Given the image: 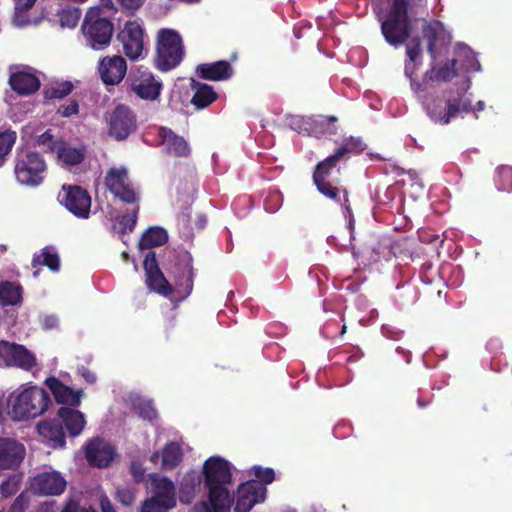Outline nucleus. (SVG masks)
I'll list each match as a JSON object with an SVG mask.
<instances>
[{
  "instance_id": "obj_1",
  "label": "nucleus",
  "mask_w": 512,
  "mask_h": 512,
  "mask_svg": "<svg viewBox=\"0 0 512 512\" xmlns=\"http://www.w3.org/2000/svg\"><path fill=\"white\" fill-rule=\"evenodd\" d=\"M51 402L47 391L37 386H30L8 397L0 396V423L8 420L14 422L28 421L45 413Z\"/></svg>"
},
{
  "instance_id": "obj_2",
  "label": "nucleus",
  "mask_w": 512,
  "mask_h": 512,
  "mask_svg": "<svg viewBox=\"0 0 512 512\" xmlns=\"http://www.w3.org/2000/svg\"><path fill=\"white\" fill-rule=\"evenodd\" d=\"M204 485L214 512H230L232 499L227 485L232 483V465L227 460L212 456L203 465Z\"/></svg>"
},
{
  "instance_id": "obj_3",
  "label": "nucleus",
  "mask_w": 512,
  "mask_h": 512,
  "mask_svg": "<svg viewBox=\"0 0 512 512\" xmlns=\"http://www.w3.org/2000/svg\"><path fill=\"white\" fill-rule=\"evenodd\" d=\"M424 108L432 122L448 125L459 115L470 113L472 101L464 91L444 90L441 96L426 97Z\"/></svg>"
},
{
  "instance_id": "obj_4",
  "label": "nucleus",
  "mask_w": 512,
  "mask_h": 512,
  "mask_svg": "<svg viewBox=\"0 0 512 512\" xmlns=\"http://www.w3.org/2000/svg\"><path fill=\"white\" fill-rule=\"evenodd\" d=\"M81 31L88 47L96 51L104 50L111 43L114 25L103 15L100 7H92L85 14Z\"/></svg>"
},
{
  "instance_id": "obj_5",
  "label": "nucleus",
  "mask_w": 512,
  "mask_h": 512,
  "mask_svg": "<svg viewBox=\"0 0 512 512\" xmlns=\"http://www.w3.org/2000/svg\"><path fill=\"white\" fill-rule=\"evenodd\" d=\"M405 5L404 0H392L387 18L381 23L385 41L394 47L405 44L412 33V15L405 12Z\"/></svg>"
},
{
  "instance_id": "obj_6",
  "label": "nucleus",
  "mask_w": 512,
  "mask_h": 512,
  "mask_svg": "<svg viewBox=\"0 0 512 512\" xmlns=\"http://www.w3.org/2000/svg\"><path fill=\"white\" fill-rule=\"evenodd\" d=\"M151 497L144 500L139 512H169L176 504L175 485L168 477L150 476Z\"/></svg>"
},
{
  "instance_id": "obj_7",
  "label": "nucleus",
  "mask_w": 512,
  "mask_h": 512,
  "mask_svg": "<svg viewBox=\"0 0 512 512\" xmlns=\"http://www.w3.org/2000/svg\"><path fill=\"white\" fill-rule=\"evenodd\" d=\"M183 54L181 36L174 30H161L157 44V68L161 71H169L175 68L182 61Z\"/></svg>"
},
{
  "instance_id": "obj_8",
  "label": "nucleus",
  "mask_w": 512,
  "mask_h": 512,
  "mask_svg": "<svg viewBox=\"0 0 512 512\" xmlns=\"http://www.w3.org/2000/svg\"><path fill=\"white\" fill-rule=\"evenodd\" d=\"M47 166L44 158L37 152L18 154L14 173L21 185L37 187L45 178Z\"/></svg>"
},
{
  "instance_id": "obj_9",
  "label": "nucleus",
  "mask_w": 512,
  "mask_h": 512,
  "mask_svg": "<svg viewBox=\"0 0 512 512\" xmlns=\"http://www.w3.org/2000/svg\"><path fill=\"white\" fill-rule=\"evenodd\" d=\"M179 294L177 300L186 299L193 291L195 270L193 257L189 251L182 250L174 255V262L168 268Z\"/></svg>"
},
{
  "instance_id": "obj_10",
  "label": "nucleus",
  "mask_w": 512,
  "mask_h": 512,
  "mask_svg": "<svg viewBox=\"0 0 512 512\" xmlns=\"http://www.w3.org/2000/svg\"><path fill=\"white\" fill-rule=\"evenodd\" d=\"M144 39V29L137 21L125 22L123 28L117 33V40L122 44L125 56L130 60L143 58L147 53Z\"/></svg>"
},
{
  "instance_id": "obj_11",
  "label": "nucleus",
  "mask_w": 512,
  "mask_h": 512,
  "mask_svg": "<svg viewBox=\"0 0 512 512\" xmlns=\"http://www.w3.org/2000/svg\"><path fill=\"white\" fill-rule=\"evenodd\" d=\"M104 183L110 193L123 203L137 204L139 202L140 196L130 182L126 168H110Z\"/></svg>"
},
{
  "instance_id": "obj_12",
  "label": "nucleus",
  "mask_w": 512,
  "mask_h": 512,
  "mask_svg": "<svg viewBox=\"0 0 512 512\" xmlns=\"http://www.w3.org/2000/svg\"><path fill=\"white\" fill-rule=\"evenodd\" d=\"M137 129L135 113L126 105H117L108 118L109 135L118 141L128 138Z\"/></svg>"
},
{
  "instance_id": "obj_13",
  "label": "nucleus",
  "mask_w": 512,
  "mask_h": 512,
  "mask_svg": "<svg viewBox=\"0 0 512 512\" xmlns=\"http://www.w3.org/2000/svg\"><path fill=\"white\" fill-rule=\"evenodd\" d=\"M0 358L6 366L17 367L24 371H32L37 366L35 355L24 345L0 341Z\"/></svg>"
},
{
  "instance_id": "obj_14",
  "label": "nucleus",
  "mask_w": 512,
  "mask_h": 512,
  "mask_svg": "<svg viewBox=\"0 0 512 512\" xmlns=\"http://www.w3.org/2000/svg\"><path fill=\"white\" fill-rule=\"evenodd\" d=\"M60 197L61 204L73 215L82 219L89 217L91 197L87 190L80 186H63Z\"/></svg>"
},
{
  "instance_id": "obj_15",
  "label": "nucleus",
  "mask_w": 512,
  "mask_h": 512,
  "mask_svg": "<svg viewBox=\"0 0 512 512\" xmlns=\"http://www.w3.org/2000/svg\"><path fill=\"white\" fill-rule=\"evenodd\" d=\"M143 267L146 275V284L151 290L165 297L170 296L174 292L173 286L168 282L159 268L155 252L149 251L146 254Z\"/></svg>"
},
{
  "instance_id": "obj_16",
  "label": "nucleus",
  "mask_w": 512,
  "mask_h": 512,
  "mask_svg": "<svg viewBox=\"0 0 512 512\" xmlns=\"http://www.w3.org/2000/svg\"><path fill=\"white\" fill-rule=\"evenodd\" d=\"M266 488L256 480L241 484L237 489L234 512H250L254 505L265 500Z\"/></svg>"
},
{
  "instance_id": "obj_17",
  "label": "nucleus",
  "mask_w": 512,
  "mask_h": 512,
  "mask_svg": "<svg viewBox=\"0 0 512 512\" xmlns=\"http://www.w3.org/2000/svg\"><path fill=\"white\" fill-rule=\"evenodd\" d=\"M130 90L143 100L154 101L161 94L162 83L151 72L139 71L138 75L130 78Z\"/></svg>"
},
{
  "instance_id": "obj_18",
  "label": "nucleus",
  "mask_w": 512,
  "mask_h": 512,
  "mask_svg": "<svg viewBox=\"0 0 512 512\" xmlns=\"http://www.w3.org/2000/svg\"><path fill=\"white\" fill-rule=\"evenodd\" d=\"M116 452L113 446L100 438H94L85 447V458L89 465L106 468L112 462Z\"/></svg>"
},
{
  "instance_id": "obj_19",
  "label": "nucleus",
  "mask_w": 512,
  "mask_h": 512,
  "mask_svg": "<svg viewBox=\"0 0 512 512\" xmlns=\"http://www.w3.org/2000/svg\"><path fill=\"white\" fill-rule=\"evenodd\" d=\"M98 71L104 84L117 85L126 75L127 63L122 56H106L99 62Z\"/></svg>"
},
{
  "instance_id": "obj_20",
  "label": "nucleus",
  "mask_w": 512,
  "mask_h": 512,
  "mask_svg": "<svg viewBox=\"0 0 512 512\" xmlns=\"http://www.w3.org/2000/svg\"><path fill=\"white\" fill-rule=\"evenodd\" d=\"M337 117L335 116H318L317 118H293L291 125L294 129L304 130L315 135L318 134H336Z\"/></svg>"
},
{
  "instance_id": "obj_21",
  "label": "nucleus",
  "mask_w": 512,
  "mask_h": 512,
  "mask_svg": "<svg viewBox=\"0 0 512 512\" xmlns=\"http://www.w3.org/2000/svg\"><path fill=\"white\" fill-rule=\"evenodd\" d=\"M24 456L23 444L12 438L0 437V470L17 468Z\"/></svg>"
},
{
  "instance_id": "obj_22",
  "label": "nucleus",
  "mask_w": 512,
  "mask_h": 512,
  "mask_svg": "<svg viewBox=\"0 0 512 512\" xmlns=\"http://www.w3.org/2000/svg\"><path fill=\"white\" fill-rule=\"evenodd\" d=\"M66 480L59 472H42L34 477L32 487L41 495H60L65 491Z\"/></svg>"
},
{
  "instance_id": "obj_23",
  "label": "nucleus",
  "mask_w": 512,
  "mask_h": 512,
  "mask_svg": "<svg viewBox=\"0 0 512 512\" xmlns=\"http://www.w3.org/2000/svg\"><path fill=\"white\" fill-rule=\"evenodd\" d=\"M158 136L167 154L177 158H186L191 154V148L184 137L177 135L171 128L161 126Z\"/></svg>"
},
{
  "instance_id": "obj_24",
  "label": "nucleus",
  "mask_w": 512,
  "mask_h": 512,
  "mask_svg": "<svg viewBox=\"0 0 512 512\" xmlns=\"http://www.w3.org/2000/svg\"><path fill=\"white\" fill-rule=\"evenodd\" d=\"M199 78L209 81H225L232 77L233 67L229 61L219 60L212 63H202L196 67Z\"/></svg>"
},
{
  "instance_id": "obj_25",
  "label": "nucleus",
  "mask_w": 512,
  "mask_h": 512,
  "mask_svg": "<svg viewBox=\"0 0 512 512\" xmlns=\"http://www.w3.org/2000/svg\"><path fill=\"white\" fill-rule=\"evenodd\" d=\"M45 384L53 394L56 402L67 404L72 407L80 405L81 396L83 394L82 390L75 391L71 387L64 385L56 377L47 378L45 380Z\"/></svg>"
},
{
  "instance_id": "obj_26",
  "label": "nucleus",
  "mask_w": 512,
  "mask_h": 512,
  "mask_svg": "<svg viewBox=\"0 0 512 512\" xmlns=\"http://www.w3.org/2000/svg\"><path fill=\"white\" fill-rule=\"evenodd\" d=\"M37 430L53 448L63 447L66 443L64 428L58 418L41 421L37 425Z\"/></svg>"
},
{
  "instance_id": "obj_27",
  "label": "nucleus",
  "mask_w": 512,
  "mask_h": 512,
  "mask_svg": "<svg viewBox=\"0 0 512 512\" xmlns=\"http://www.w3.org/2000/svg\"><path fill=\"white\" fill-rule=\"evenodd\" d=\"M57 418L71 437L80 435L86 424L84 414L71 407H61L57 412Z\"/></svg>"
},
{
  "instance_id": "obj_28",
  "label": "nucleus",
  "mask_w": 512,
  "mask_h": 512,
  "mask_svg": "<svg viewBox=\"0 0 512 512\" xmlns=\"http://www.w3.org/2000/svg\"><path fill=\"white\" fill-rule=\"evenodd\" d=\"M9 85L19 95H30L40 88L39 78L32 73L18 71L9 77Z\"/></svg>"
},
{
  "instance_id": "obj_29",
  "label": "nucleus",
  "mask_w": 512,
  "mask_h": 512,
  "mask_svg": "<svg viewBox=\"0 0 512 512\" xmlns=\"http://www.w3.org/2000/svg\"><path fill=\"white\" fill-rule=\"evenodd\" d=\"M191 88L194 91L191 104L198 110L208 107L218 98V94L213 87L206 83L192 79Z\"/></svg>"
},
{
  "instance_id": "obj_30",
  "label": "nucleus",
  "mask_w": 512,
  "mask_h": 512,
  "mask_svg": "<svg viewBox=\"0 0 512 512\" xmlns=\"http://www.w3.org/2000/svg\"><path fill=\"white\" fill-rule=\"evenodd\" d=\"M31 265L37 269L34 276L38 275L41 266H46L52 272H58L60 270V257L54 247L46 246L39 253L33 255Z\"/></svg>"
},
{
  "instance_id": "obj_31",
  "label": "nucleus",
  "mask_w": 512,
  "mask_h": 512,
  "mask_svg": "<svg viewBox=\"0 0 512 512\" xmlns=\"http://www.w3.org/2000/svg\"><path fill=\"white\" fill-rule=\"evenodd\" d=\"M317 190L326 198L341 204L347 211H350L348 192L346 188L333 185L328 180L313 182Z\"/></svg>"
},
{
  "instance_id": "obj_32",
  "label": "nucleus",
  "mask_w": 512,
  "mask_h": 512,
  "mask_svg": "<svg viewBox=\"0 0 512 512\" xmlns=\"http://www.w3.org/2000/svg\"><path fill=\"white\" fill-rule=\"evenodd\" d=\"M405 44L408 59L405 61L404 72L406 77L411 79L416 73L418 66L421 64V61H418L422 53L421 41L419 37H414Z\"/></svg>"
},
{
  "instance_id": "obj_33",
  "label": "nucleus",
  "mask_w": 512,
  "mask_h": 512,
  "mask_svg": "<svg viewBox=\"0 0 512 512\" xmlns=\"http://www.w3.org/2000/svg\"><path fill=\"white\" fill-rule=\"evenodd\" d=\"M183 459L181 446L177 442L165 444L161 452V464L163 470H173L177 468Z\"/></svg>"
},
{
  "instance_id": "obj_34",
  "label": "nucleus",
  "mask_w": 512,
  "mask_h": 512,
  "mask_svg": "<svg viewBox=\"0 0 512 512\" xmlns=\"http://www.w3.org/2000/svg\"><path fill=\"white\" fill-rule=\"evenodd\" d=\"M56 151L58 158L67 166L80 164L86 154L85 147H72L66 143H60Z\"/></svg>"
},
{
  "instance_id": "obj_35",
  "label": "nucleus",
  "mask_w": 512,
  "mask_h": 512,
  "mask_svg": "<svg viewBox=\"0 0 512 512\" xmlns=\"http://www.w3.org/2000/svg\"><path fill=\"white\" fill-rule=\"evenodd\" d=\"M23 289L20 284L10 281L0 283V304L2 306H14L22 301Z\"/></svg>"
},
{
  "instance_id": "obj_36",
  "label": "nucleus",
  "mask_w": 512,
  "mask_h": 512,
  "mask_svg": "<svg viewBox=\"0 0 512 512\" xmlns=\"http://www.w3.org/2000/svg\"><path fill=\"white\" fill-rule=\"evenodd\" d=\"M167 241L168 235L165 229L160 227H151L143 233L138 246L141 250H147L156 246L164 245Z\"/></svg>"
},
{
  "instance_id": "obj_37",
  "label": "nucleus",
  "mask_w": 512,
  "mask_h": 512,
  "mask_svg": "<svg viewBox=\"0 0 512 512\" xmlns=\"http://www.w3.org/2000/svg\"><path fill=\"white\" fill-rule=\"evenodd\" d=\"M456 64L457 60L452 59L438 69L433 66L431 70L425 73L424 79L429 81L449 82L457 76Z\"/></svg>"
},
{
  "instance_id": "obj_38",
  "label": "nucleus",
  "mask_w": 512,
  "mask_h": 512,
  "mask_svg": "<svg viewBox=\"0 0 512 512\" xmlns=\"http://www.w3.org/2000/svg\"><path fill=\"white\" fill-rule=\"evenodd\" d=\"M366 147L367 145L361 137L350 136L343 140L334 154L340 160L349 154H361L366 149Z\"/></svg>"
},
{
  "instance_id": "obj_39",
  "label": "nucleus",
  "mask_w": 512,
  "mask_h": 512,
  "mask_svg": "<svg viewBox=\"0 0 512 512\" xmlns=\"http://www.w3.org/2000/svg\"><path fill=\"white\" fill-rule=\"evenodd\" d=\"M340 160L335 154H332L324 160L317 163L313 171V182L328 180L332 170Z\"/></svg>"
},
{
  "instance_id": "obj_40",
  "label": "nucleus",
  "mask_w": 512,
  "mask_h": 512,
  "mask_svg": "<svg viewBox=\"0 0 512 512\" xmlns=\"http://www.w3.org/2000/svg\"><path fill=\"white\" fill-rule=\"evenodd\" d=\"M495 184L501 192H512V166H500L496 170Z\"/></svg>"
},
{
  "instance_id": "obj_41",
  "label": "nucleus",
  "mask_w": 512,
  "mask_h": 512,
  "mask_svg": "<svg viewBox=\"0 0 512 512\" xmlns=\"http://www.w3.org/2000/svg\"><path fill=\"white\" fill-rule=\"evenodd\" d=\"M60 21V25L64 28H74L77 26L81 10L77 7L67 6L57 13Z\"/></svg>"
},
{
  "instance_id": "obj_42",
  "label": "nucleus",
  "mask_w": 512,
  "mask_h": 512,
  "mask_svg": "<svg viewBox=\"0 0 512 512\" xmlns=\"http://www.w3.org/2000/svg\"><path fill=\"white\" fill-rule=\"evenodd\" d=\"M16 138V132L14 131L7 130L0 133V167L4 165L7 156L16 142Z\"/></svg>"
},
{
  "instance_id": "obj_43",
  "label": "nucleus",
  "mask_w": 512,
  "mask_h": 512,
  "mask_svg": "<svg viewBox=\"0 0 512 512\" xmlns=\"http://www.w3.org/2000/svg\"><path fill=\"white\" fill-rule=\"evenodd\" d=\"M140 211L139 205H136L131 213L124 214L117 219L119 233L125 234L132 232L136 226L138 214Z\"/></svg>"
},
{
  "instance_id": "obj_44",
  "label": "nucleus",
  "mask_w": 512,
  "mask_h": 512,
  "mask_svg": "<svg viewBox=\"0 0 512 512\" xmlns=\"http://www.w3.org/2000/svg\"><path fill=\"white\" fill-rule=\"evenodd\" d=\"M422 34L427 40V50L431 56L435 55L437 40L439 38L438 23H428L423 26Z\"/></svg>"
},
{
  "instance_id": "obj_45",
  "label": "nucleus",
  "mask_w": 512,
  "mask_h": 512,
  "mask_svg": "<svg viewBox=\"0 0 512 512\" xmlns=\"http://www.w3.org/2000/svg\"><path fill=\"white\" fill-rule=\"evenodd\" d=\"M73 84L65 81L44 91L46 99H63L73 91Z\"/></svg>"
},
{
  "instance_id": "obj_46",
  "label": "nucleus",
  "mask_w": 512,
  "mask_h": 512,
  "mask_svg": "<svg viewBox=\"0 0 512 512\" xmlns=\"http://www.w3.org/2000/svg\"><path fill=\"white\" fill-rule=\"evenodd\" d=\"M116 500L123 506L130 507L136 500V489L121 486L116 489Z\"/></svg>"
},
{
  "instance_id": "obj_47",
  "label": "nucleus",
  "mask_w": 512,
  "mask_h": 512,
  "mask_svg": "<svg viewBox=\"0 0 512 512\" xmlns=\"http://www.w3.org/2000/svg\"><path fill=\"white\" fill-rule=\"evenodd\" d=\"M255 477L262 486L271 484L275 480V472L272 468H262L260 466L253 467Z\"/></svg>"
},
{
  "instance_id": "obj_48",
  "label": "nucleus",
  "mask_w": 512,
  "mask_h": 512,
  "mask_svg": "<svg viewBox=\"0 0 512 512\" xmlns=\"http://www.w3.org/2000/svg\"><path fill=\"white\" fill-rule=\"evenodd\" d=\"M135 408L144 420L152 421L157 418V411L149 401H140L135 405Z\"/></svg>"
},
{
  "instance_id": "obj_49",
  "label": "nucleus",
  "mask_w": 512,
  "mask_h": 512,
  "mask_svg": "<svg viewBox=\"0 0 512 512\" xmlns=\"http://www.w3.org/2000/svg\"><path fill=\"white\" fill-rule=\"evenodd\" d=\"M30 505V497L27 493H20L11 504L8 512H26Z\"/></svg>"
},
{
  "instance_id": "obj_50",
  "label": "nucleus",
  "mask_w": 512,
  "mask_h": 512,
  "mask_svg": "<svg viewBox=\"0 0 512 512\" xmlns=\"http://www.w3.org/2000/svg\"><path fill=\"white\" fill-rule=\"evenodd\" d=\"M62 117H71L78 114L79 104L76 100H71L68 104H63L57 111Z\"/></svg>"
},
{
  "instance_id": "obj_51",
  "label": "nucleus",
  "mask_w": 512,
  "mask_h": 512,
  "mask_svg": "<svg viewBox=\"0 0 512 512\" xmlns=\"http://www.w3.org/2000/svg\"><path fill=\"white\" fill-rule=\"evenodd\" d=\"M121 7L128 11L129 15H134L135 12L142 7L145 0H117Z\"/></svg>"
},
{
  "instance_id": "obj_52",
  "label": "nucleus",
  "mask_w": 512,
  "mask_h": 512,
  "mask_svg": "<svg viewBox=\"0 0 512 512\" xmlns=\"http://www.w3.org/2000/svg\"><path fill=\"white\" fill-rule=\"evenodd\" d=\"M37 143L42 146H46L50 151L57 150L56 142L53 139V135L50 131H45L37 138Z\"/></svg>"
},
{
  "instance_id": "obj_53",
  "label": "nucleus",
  "mask_w": 512,
  "mask_h": 512,
  "mask_svg": "<svg viewBox=\"0 0 512 512\" xmlns=\"http://www.w3.org/2000/svg\"><path fill=\"white\" fill-rule=\"evenodd\" d=\"M130 473L136 483L142 482L145 478V468L140 462L131 463Z\"/></svg>"
},
{
  "instance_id": "obj_54",
  "label": "nucleus",
  "mask_w": 512,
  "mask_h": 512,
  "mask_svg": "<svg viewBox=\"0 0 512 512\" xmlns=\"http://www.w3.org/2000/svg\"><path fill=\"white\" fill-rule=\"evenodd\" d=\"M419 240L426 244H433L439 240V235L430 229H422L418 231Z\"/></svg>"
},
{
  "instance_id": "obj_55",
  "label": "nucleus",
  "mask_w": 512,
  "mask_h": 512,
  "mask_svg": "<svg viewBox=\"0 0 512 512\" xmlns=\"http://www.w3.org/2000/svg\"><path fill=\"white\" fill-rule=\"evenodd\" d=\"M404 2L406 4L405 12L413 16L418 13L419 8H422L426 5L427 0H404Z\"/></svg>"
},
{
  "instance_id": "obj_56",
  "label": "nucleus",
  "mask_w": 512,
  "mask_h": 512,
  "mask_svg": "<svg viewBox=\"0 0 512 512\" xmlns=\"http://www.w3.org/2000/svg\"><path fill=\"white\" fill-rule=\"evenodd\" d=\"M17 490V485L11 481H4L0 485V491L4 498L10 497L11 495L15 494Z\"/></svg>"
},
{
  "instance_id": "obj_57",
  "label": "nucleus",
  "mask_w": 512,
  "mask_h": 512,
  "mask_svg": "<svg viewBox=\"0 0 512 512\" xmlns=\"http://www.w3.org/2000/svg\"><path fill=\"white\" fill-rule=\"evenodd\" d=\"M61 512H96V511L91 508H89V509L82 508L76 501L70 500L66 503V505L63 507Z\"/></svg>"
},
{
  "instance_id": "obj_58",
  "label": "nucleus",
  "mask_w": 512,
  "mask_h": 512,
  "mask_svg": "<svg viewBox=\"0 0 512 512\" xmlns=\"http://www.w3.org/2000/svg\"><path fill=\"white\" fill-rule=\"evenodd\" d=\"M101 512H117L110 499L104 495L100 498Z\"/></svg>"
},
{
  "instance_id": "obj_59",
  "label": "nucleus",
  "mask_w": 512,
  "mask_h": 512,
  "mask_svg": "<svg viewBox=\"0 0 512 512\" xmlns=\"http://www.w3.org/2000/svg\"><path fill=\"white\" fill-rule=\"evenodd\" d=\"M80 375L85 379V381L89 384H94L96 382V375L94 372L90 371L86 367H81L79 369Z\"/></svg>"
},
{
  "instance_id": "obj_60",
  "label": "nucleus",
  "mask_w": 512,
  "mask_h": 512,
  "mask_svg": "<svg viewBox=\"0 0 512 512\" xmlns=\"http://www.w3.org/2000/svg\"><path fill=\"white\" fill-rule=\"evenodd\" d=\"M35 1L36 0H14L15 9L17 11H27L34 5Z\"/></svg>"
},
{
  "instance_id": "obj_61",
  "label": "nucleus",
  "mask_w": 512,
  "mask_h": 512,
  "mask_svg": "<svg viewBox=\"0 0 512 512\" xmlns=\"http://www.w3.org/2000/svg\"><path fill=\"white\" fill-rule=\"evenodd\" d=\"M485 109V103L484 101L480 100L478 101L474 106L472 105V109L470 112H473L476 114L477 112L483 111Z\"/></svg>"
},
{
  "instance_id": "obj_62",
  "label": "nucleus",
  "mask_w": 512,
  "mask_h": 512,
  "mask_svg": "<svg viewBox=\"0 0 512 512\" xmlns=\"http://www.w3.org/2000/svg\"><path fill=\"white\" fill-rule=\"evenodd\" d=\"M55 321H56V320H55V318H53V317L46 318V320H45V326H46L47 328H52V327L54 326Z\"/></svg>"
},
{
  "instance_id": "obj_63",
  "label": "nucleus",
  "mask_w": 512,
  "mask_h": 512,
  "mask_svg": "<svg viewBox=\"0 0 512 512\" xmlns=\"http://www.w3.org/2000/svg\"><path fill=\"white\" fill-rule=\"evenodd\" d=\"M410 83H411V87L412 89H414L415 91H418L421 87V84L416 82L413 77L410 79Z\"/></svg>"
},
{
  "instance_id": "obj_64",
  "label": "nucleus",
  "mask_w": 512,
  "mask_h": 512,
  "mask_svg": "<svg viewBox=\"0 0 512 512\" xmlns=\"http://www.w3.org/2000/svg\"><path fill=\"white\" fill-rule=\"evenodd\" d=\"M102 6L106 8H113L112 0H101Z\"/></svg>"
}]
</instances>
